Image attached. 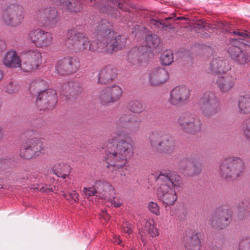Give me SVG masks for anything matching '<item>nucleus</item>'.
<instances>
[{
	"label": "nucleus",
	"instance_id": "dca6fc26",
	"mask_svg": "<svg viewBox=\"0 0 250 250\" xmlns=\"http://www.w3.org/2000/svg\"><path fill=\"white\" fill-rule=\"evenodd\" d=\"M218 215L219 217H214L211 221V224L214 227L222 229L229 224L231 216V211L228 208L223 209L221 211L218 210L217 212V216Z\"/></svg>",
	"mask_w": 250,
	"mask_h": 250
},
{
	"label": "nucleus",
	"instance_id": "b1692460",
	"mask_svg": "<svg viewBox=\"0 0 250 250\" xmlns=\"http://www.w3.org/2000/svg\"><path fill=\"white\" fill-rule=\"evenodd\" d=\"M68 74L76 73L80 67V62L76 58L67 57Z\"/></svg>",
	"mask_w": 250,
	"mask_h": 250
},
{
	"label": "nucleus",
	"instance_id": "c9c22d12",
	"mask_svg": "<svg viewBox=\"0 0 250 250\" xmlns=\"http://www.w3.org/2000/svg\"><path fill=\"white\" fill-rule=\"evenodd\" d=\"M5 89L9 93H14L18 91L19 86L16 82H10L6 85Z\"/></svg>",
	"mask_w": 250,
	"mask_h": 250
},
{
	"label": "nucleus",
	"instance_id": "aec40b11",
	"mask_svg": "<svg viewBox=\"0 0 250 250\" xmlns=\"http://www.w3.org/2000/svg\"><path fill=\"white\" fill-rule=\"evenodd\" d=\"M71 170L70 166L64 163H56L51 168V171L54 174L63 179L69 177Z\"/></svg>",
	"mask_w": 250,
	"mask_h": 250
},
{
	"label": "nucleus",
	"instance_id": "a18cd8bd",
	"mask_svg": "<svg viewBox=\"0 0 250 250\" xmlns=\"http://www.w3.org/2000/svg\"><path fill=\"white\" fill-rule=\"evenodd\" d=\"M101 216L104 219L106 222L108 221L110 219V216L105 210L102 211Z\"/></svg>",
	"mask_w": 250,
	"mask_h": 250
},
{
	"label": "nucleus",
	"instance_id": "a19ab883",
	"mask_svg": "<svg viewBox=\"0 0 250 250\" xmlns=\"http://www.w3.org/2000/svg\"><path fill=\"white\" fill-rule=\"evenodd\" d=\"M108 201L115 208L120 207L123 205V201L122 200L118 197H113L108 200Z\"/></svg>",
	"mask_w": 250,
	"mask_h": 250
},
{
	"label": "nucleus",
	"instance_id": "3c124183",
	"mask_svg": "<svg viewBox=\"0 0 250 250\" xmlns=\"http://www.w3.org/2000/svg\"><path fill=\"white\" fill-rule=\"evenodd\" d=\"M151 23L156 26H158L159 24H162V23L160 21L155 20H152L151 21Z\"/></svg>",
	"mask_w": 250,
	"mask_h": 250
},
{
	"label": "nucleus",
	"instance_id": "2eb2a0df",
	"mask_svg": "<svg viewBox=\"0 0 250 250\" xmlns=\"http://www.w3.org/2000/svg\"><path fill=\"white\" fill-rule=\"evenodd\" d=\"M230 69L228 62L220 58L214 59L210 63V71L217 76L225 75Z\"/></svg>",
	"mask_w": 250,
	"mask_h": 250
},
{
	"label": "nucleus",
	"instance_id": "4c0bfd02",
	"mask_svg": "<svg viewBox=\"0 0 250 250\" xmlns=\"http://www.w3.org/2000/svg\"><path fill=\"white\" fill-rule=\"evenodd\" d=\"M234 60L237 61L240 64H244L248 62L249 58L247 55L241 51V53L238 54V56Z\"/></svg>",
	"mask_w": 250,
	"mask_h": 250
},
{
	"label": "nucleus",
	"instance_id": "49530a36",
	"mask_svg": "<svg viewBox=\"0 0 250 250\" xmlns=\"http://www.w3.org/2000/svg\"><path fill=\"white\" fill-rule=\"evenodd\" d=\"M6 44L4 41L0 40V54L5 49Z\"/></svg>",
	"mask_w": 250,
	"mask_h": 250
},
{
	"label": "nucleus",
	"instance_id": "2f4dec72",
	"mask_svg": "<svg viewBox=\"0 0 250 250\" xmlns=\"http://www.w3.org/2000/svg\"><path fill=\"white\" fill-rule=\"evenodd\" d=\"M20 67L22 71L26 72H32L38 68L37 66H34V64L31 62L29 60H28V62H25L22 64L21 63V66Z\"/></svg>",
	"mask_w": 250,
	"mask_h": 250
},
{
	"label": "nucleus",
	"instance_id": "72a5a7b5",
	"mask_svg": "<svg viewBox=\"0 0 250 250\" xmlns=\"http://www.w3.org/2000/svg\"><path fill=\"white\" fill-rule=\"evenodd\" d=\"M121 122H129L135 123L140 122V120L135 115L131 114H124L120 119Z\"/></svg>",
	"mask_w": 250,
	"mask_h": 250
},
{
	"label": "nucleus",
	"instance_id": "6e6d98bb",
	"mask_svg": "<svg viewBox=\"0 0 250 250\" xmlns=\"http://www.w3.org/2000/svg\"><path fill=\"white\" fill-rule=\"evenodd\" d=\"M3 77V74L1 71H0V80Z\"/></svg>",
	"mask_w": 250,
	"mask_h": 250
},
{
	"label": "nucleus",
	"instance_id": "58836bf2",
	"mask_svg": "<svg viewBox=\"0 0 250 250\" xmlns=\"http://www.w3.org/2000/svg\"><path fill=\"white\" fill-rule=\"evenodd\" d=\"M237 250H250V240L245 239L241 241Z\"/></svg>",
	"mask_w": 250,
	"mask_h": 250
},
{
	"label": "nucleus",
	"instance_id": "9b49d317",
	"mask_svg": "<svg viewBox=\"0 0 250 250\" xmlns=\"http://www.w3.org/2000/svg\"><path fill=\"white\" fill-rule=\"evenodd\" d=\"M113 191L111 185L105 181H97L94 185L89 188H84L83 192L85 195L92 196L98 193L100 198L105 199L107 195Z\"/></svg>",
	"mask_w": 250,
	"mask_h": 250
},
{
	"label": "nucleus",
	"instance_id": "e433bc0d",
	"mask_svg": "<svg viewBox=\"0 0 250 250\" xmlns=\"http://www.w3.org/2000/svg\"><path fill=\"white\" fill-rule=\"evenodd\" d=\"M191 240H194L195 243H192L191 250H200L201 248V242L197 235H194L191 237Z\"/></svg>",
	"mask_w": 250,
	"mask_h": 250
},
{
	"label": "nucleus",
	"instance_id": "a878e982",
	"mask_svg": "<svg viewBox=\"0 0 250 250\" xmlns=\"http://www.w3.org/2000/svg\"><path fill=\"white\" fill-rule=\"evenodd\" d=\"M26 54L28 56V59L30 60V62H33L34 64V66H37L39 67L42 62L41 53L36 50L28 51Z\"/></svg>",
	"mask_w": 250,
	"mask_h": 250
},
{
	"label": "nucleus",
	"instance_id": "cd10ccee",
	"mask_svg": "<svg viewBox=\"0 0 250 250\" xmlns=\"http://www.w3.org/2000/svg\"><path fill=\"white\" fill-rule=\"evenodd\" d=\"M161 63L164 65H169L173 62V52L171 50H166L160 58Z\"/></svg>",
	"mask_w": 250,
	"mask_h": 250
},
{
	"label": "nucleus",
	"instance_id": "39448f33",
	"mask_svg": "<svg viewBox=\"0 0 250 250\" xmlns=\"http://www.w3.org/2000/svg\"><path fill=\"white\" fill-rule=\"evenodd\" d=\"M149 139L151 146L161 152L170 153L176 148L175 143L172 138L161 131L153 132Z\"/></svg>",
	"mask_w": 250,
	"mask_h": 250
},
{
	"label": "nucleus",
	"instance_id": "f3484780",
	"mask_svg": "<svg viewBox=\"0 0 250 250\" xmlns=\"http://www.w3.org/2000/svg\"><path fill=\"white\" fill-rule=\"evenodd\" d=\"M21 59L15 50L7 52L2 59V63L7 68H19L21 66Z\"/></svg>",
	"mask_w": 250,
	"mask_h": 250
},
{
	"label": "nucleus",
	"instance_id": "5fc2aeb1",
	"mask_svg": "<svg viewBox=\"0 0 250 250\" xmlns=\"http://www.w3.org/2000/svg\"><path fill=\"white\" fill-rule=\"evenodd\" d=\"M50 11L51 12V14H50V15H53V16H54V15H56V10H55V9L52 10H51V11Z\"/></svg>",
	"mask_w": 250,
	"mask_h": 250
},
{
	"label": "nucleus",
	"instance_id": "7c9ffc66",
	"mask_svg": "<svg viewBox=\"0 0 250 250\" xmlns=\"http://www.w3.org/2000/svg\"><path fill=\"white\" fill-rule=\"evenodd\" d=\"M235 44L232 42L228 50L229 54L233 60L236 58L238 54L241 53L240 46H236Z\"/></svg>",
	"mask_w": 250,
	"mask_h": 250
},
{
	"label": "nucleus",
	"instance_id": "393cba45",
	"mask_svg": "<svg viewBox=\"0 0 250 250\" xmlns=\"http://www.w3.org/2000/svg\"><path fill=\"white\" fill-rule=\"evenodd\" d=\"M145 232H147L152 237L157 236L159 233L156 227L154 220L149 219L146 222L144 228Z\"/></svg>",
	"mask_w": 250,
	"mask_h": 250
},
{
	"label": "nucleus",
	"instance_id": "6e6552de",
	"mask_svg": "<svg viewBox=\"0 0 250 250\" xmlns=\"http://www.w3.org/2000/svg\"><path fill=\"white\" fill-rule=\"evenodd\" d=\"M27 39L38 47H46L52 44L53 38L51 33L37 28L28 33Z\"/></svg>",
	"mask_w": 250,
	"mask_h": 250
},
{
	"label": "nucleus",
	"instance_id": "603ef678",
	"mask_svg": "<svg viewBox=\"0 0 250 250\" xmlns=\"http://www.w3.org/2000/svg\"><path fill=\"white\" fill-rule=\"evenodd\" d=\"M72 3L70 1H66L65 2V6H66L67 8L69 9L70 11H74L75 10L72 9L69 7V5L71 4Z\"/></svg>",
	"mask_w": 250,
	"mask_h": 250
},
{
	"label": "nucleus",
	"instance_id": "37998d69",
	"mask_svg": "<svg viewBox=\"0 0 250 250\" xmlns=\"http://www.w3.org/2000/svg\"><path fill=\"white\" fill-rule=\"evenodd\" d=\"M192 165V162L190 160L185 159L180 162V166L184 168L185 166L186 167H190Z\"/></svg>",
	"mask_w": 250,
	"mask_h": 250
},
{
	"label": "nucleus",
	"instance_id": "5701e85b",
	"mask_svg": "<svg viewBox=\"0 0 250 250\" xmlns=\"http://www.w3.org/2000/svg\"><path fill=\"white\" fill-rule=\"evenodd\" d=\"M55 72L59 75H68L67 57L58 60L55 65Z\"/></svg>",
	"mask_w": 250,
	"mask_h": 250
},
{
	"label": "nucleus",
	"instance_id": "473e14b6",
	"mask_svg": "<svg viewBox=\"0 0 250 250\" xmlns=\"http://www.w3.org/2000/svg\"><path fill=\"white\" fill-rule=\"evenodd\" d=\"M64 197L71 203H77L79 200V194L75 191L72 192H63Z\"/></svg>",
	"mask_w": 250,
	"mask_h": 250
},
{
	"label": "nucleus",
	"instance_id": "7ed1b4c3",
	"mask_svg": "<svg viewBox=\"0 0 250 250\" xmlns=\"http://www.w3.org/2000/svg\"><path fill=\"white\" fill-rule=\"evenodd\" d=\"M157 182L159 185L157 190L159 200L166 207L173 205L177 200L174 188L182 184L180 176L175 173L167 175L161 174L158 177Z\"/></svg>",
	"mask_w": 250,
	"mask_h": 250
},
{
	"label": "nucleus",
	"instance_id": "f8f14e48",
	"mask_svg": "<svg viewBox=\"0 0 250 250\" xmlns=\"http://www.w3.org/2000/svg\"><path fill=\"white\" fill-rule=\"evenodd\" d=\"M123 93L122 88L118 85L107 87L100 94L101 103L103 104L118 101Z\"/></svg>",
	"mask_w": 250,
	"mask_h": 250
},
{
	"label": "nucleus",
	"instance_id": "4be33fe9",
	"mask_svg": "<svg viewBox=\"0 0 250 250\" xmlns=\"http://www.w3.org/2000/svg\"><path fill=\"white\" fill-rule=\"evenodd\" d=\"M239 112L242 114L250 113V95L240 96L238 100Z\"/></svg>",
	"mask_w": 250,
	"mask_h": 250
},
{
	"label": "nucleus",
	"instance_id": "8fccbe9b",
	"mask_svg": "<svg viewBox=\"0 0 250 250\" xmlns=\"http://www.w3.org/2000/svg\"><path fill=\"white\" fill-rule=\"evenodd\" d=\"M45 82L44 81H40L36 83V87L38 88V90H40V87L42 84H45Z\"/></svg>",
	"mask_w": 250,
	"mask_h": 250
},
{
	"label": "nucleus",
	"instance_id": "13d9d810",
	"mask_svg": "<svg viewBox=\"0 0 250 250\" xmlns=\"http://www.w3.org/2000/svg\"><path fill=\"white\" fill-rule=\"evenodd\" d=\"M171 18H170V17H168V18H167L166 20L170 19Z\"/></svg>",
	"mask_w": 250,
	"mask_h": 250
},
{
	"label": "nucleus",
	"instance_id": "f257e3e1",
	"mask_svg": "<svg viewBox=\"0 0 250 250\" xmlns=\"http://www.w3.org/2000/svg\"><path fill=\"white\" fill-rule=\"evenodd\" d=\"M106 21H102L97 26L96 31L99 35L98 39L92 41L89 43L88 38L82 33H77L69 38L67 44H71L74 49L77 50H83L89 47L92 51H102L106 50L108 51L117 50L125 45V39L118 36L114 39V32L106 27Z\"/></svg>",
	"mask_w": 250,
	"mask_h": 250
},
{
	"label": "nucleus",
	"instance_id": "09e8293b",
	"mask_svg": "<svg viewBox=\"0 0 250 250\" xmlns=\"http://www.w3.org/2000/svg\"><path fill=\"white\" fill-rule=\"evenodd\" d=\"M244 133L246 137L250 139V128L249 127H247L245 129Z\"/></svg>",
	"mask_w": 250,
	"mask_h": 250
},
{
	"label": "nucleus",
	"instance_id": "f704fd0d",
	"mask_svg": "<svg viewBox=\"0 0 250 250\" xmlns=\"http://www.w3.org/2000/svg\"><path fill=\"white\" fill-rule=\"evenodd\" d=\"M147 208L152 213L159 216L160 214V207L156 202L151 201L148 203Z\"/></svg>",
	"mask_w": 250,
	"mask_h": 250
},
{
	"label": "nucleus",
	"instance_id": "f03ea898",
	"mask_svg": "<svg viewBox=\"0 0 250 250\" xmlns=\"http://www.w3.org/2000/svg\"><path fill=\"white\" fill-rule=\"evenodd\" d=\"M121 137L118 135L109 139L103 147L106 167L112 168V170L122 168L134 154L132 145L122 140Z\"/></svg>",
	"mask_w": 250,
	"mask_h": 250
},
{
	"label": "nucleus",
	"instance_id": "c03bdc74",
	"mask_svg": "<svg viewBox=\"0 0 250 250\" xmlns=\"http://www.w3.org/2000/svg\"><path fill=\"white\" fill-rule=\"evenodd\" d=\"M140 54V51L139 50V49H137L136 48H134L131 50H130L128 53V55L129 57L131 56H135L136 57L138 56Z\"/></svg>",
	"mask_w": 250,
	"mask_h": 250
},
{
	"label": "nucleus",
	"instance_id": "6ab92c4d",
	"mask_svg": "<svg viewBox=\"0 0 250 250\" xmlns=\"http://www.w3.org/2000/svg\"><path fill=\"white\" fill-rule=\"evenodd\" d=\"M215 83L218 88L223 92L230 90L234 84V79L229 74L220 75L217 76Z\"/></svg>",
	"mask_w": 250,
	"mask_h": 250
},
{
	"label": "nucleus",
	"instance_id": "9d476101",
	"mask_svg": "<svg viewBox=\"0 0 250 250\" xmlns=\"http://www.w3.org/2000/svg\"><path fill=\"white\" fill-rule=\"evenodd\" d=\"M178 124L182 129L189 133H195L201 128L200 120L194 115L185 114L180 116Z\"/></svg>",
	"mask_w": 250,
	"mask_h": 250
},
{
	"label": "nucleus",
	"instance_id": "0eeeda50",
	"mask_svg": "<svg viewBox=\"0 0 250 250\" xmlns=\"http://www.w3.org/2000/svg\"><path fill=\"white\" fill-rule=\"evenodd\" d=\"M44 150L43 143L40 139L33 138L24 143L20 149V155L24 159H30L40 155Z\"/></svg>",
	"mask_w": 250,
	"mask_h": 250
},
{
	"label": "nucleus",
	"instance_id": "de8ad7c7",
	"mask_svg": "<svg viewBox=\"0 0 250 250\" xmlns=\"http://www.w3.org/2000/svg\"><path fill=\"white\" fill-rule=\"evenodd\" d=\"M112 242L115 244H118L119 245L121 243V240L120 238V236L114 235L112 239Z\"/></svg>",
	"mask_w": 250,
	"mask_h": 250
},
{
	"label": "nucleus",
	"instance_id": "bf43d9fd",
	"mask_svg": "<svg viewBox=\"0 0 250 250\" xmlns=\"http://www.w3.org/2000/svg\"><path fill=\"white\" fill-rule=\"evenodd\" d=\"M182 18H178L177 19H181Z\"/></svg>",
	"mask_w": 250,
	"mask_h": 250
},
{
	"label": "nucleus",
	"instance_id": "a211bd4d",
	"mask_svg": "<svg viewBox=\"0 0 250 250\" xmlns=\"http://www.w3.org/2000/svg\"><path fill=\"white\" fill-rule=\"evenodd\" d=\"M116 76V69L111 65L106 66L100 71L98 83L101 84L108 83L111 82Z\"/></svg>",
	"mask_w": 250,
	"mask_h": 250
},
{
	"label": "nucleus",
	"instance_id": "79ce46f5",
	"mask_svg": "<svg viewBox=\"0 0 250 250\" xmlns=\"http://www.w3.org/2000/svg\"><path fill=\"white\" fill-rule=\"evenodd\" d=\"M36 188L38 190H39L41 192H45L49 193V192H51L53 191V188H47V186L46 185H43L42 184L39 185L38 186V187H37Z\"/></svg>",
	"mask_w": 250,
	"mask_h": 250
},
{
	"label": "nucleus",
	"instance_id": "c85d7f7f",
	"mask_svg": "<svg viewBox=\"0 0 250 250\" xmlns=\"http://www.w3.org/2000/svg\"><path fill=\"white\" fill-rule=\"evenodd\" d=\"M146 46L151 48L156 46L159 42L160 40L156 35H148L146 38Z\"/></svg>",
	"mask_w": 250,
	"mask_h": 250
},
{
	"label": "nucleus",
	"instance_id": "4d7b16f0",
	"mask_svg": "<svg viewBox=\"0 0 250 250\" xmlns=\"http://www.w3.org/2000/svg\"><path fill=\"white\" fill-rule=\"evenodd\" d=\"M53 18V16H51L50 15H49V19H52Z\"/></svg>",
	"mask_w": 250,
	"mask_h": 250
},
{
	"label": "nucleus",
	"instance_id": "ddd939ff",
	"mask_svg": "<svg viewBox=\"0 0 250 250\" xmlns=\"http://www.w3.org/2000/svg\"><path fill=\"white\" fill-rule=\"evenodd\" d=\"M189 97V92L185 87H176L170 92L169 101L171 104L177 105L185 102Z\"/></svg>",
	"mask_w": 250,
	"mask_h": 250
},
{
	"label": "nucleus",
	"instance_id": "ea45409f",
	"mask_svg": "<svg viewBox=\"0 0 250 250\" xmlns=\"http://www.w3.org/2000/svg\"><path fill=\"white\" fill-rule=\"evenodd\" d=\"M132 225L127 222H125L123 224V231L124 233H127L128 235L130 234L132 232Z\"/></svg>",
	"mask_w": 250,
	"mask_h": 250
},
{
	"label": "nucleus",
	"instance_id": "20e7f679",
	"mask_svg": "<svg viewBox=\"0 0 250 250\" xmlns=\"http://www.w3.org/2000/svg\"><path fill=\"white\" fill-rule=\"evenodd\" d=\"M244 169V164L239 158L224 160L220 166V174L226 180L238 177Z\"/></svg>",
	"mask_w": 250,
	"mask_h": 250
},
{
	"label": "nucleus",
	"instance_id": "864d4df0",
	"mask_svg": "<svg viewBox=\"0 0 250 250\" xmlns=\"http://www.w3.org/2000/svg\"><path fill=\"white\" fill-rule=\"evenodd\" d=\"M3 137V131L1 127H0V141H1Z\"/></svg>",
	"mask_w": 250,
	"mask_h": 250
},
{
	"label": "nucleus",
	"instance_id": "412c9836",
	"mask_svg": "<svg viewBox=\"0 0 250 250\" xmlns=\"http://www.w3.org/2000/svg\"><path fill=\"white\" fill-rule=\"evenodd\" d=\"M217 103V100L213 93L206 92L199 102V106L204 111L211 110L213 105Z\"/></svg>",
	"mask_w": 250,
	"mask_h": 250
},
{
	"label": "nucleus",
	"instance_id": "c756f323",
	"mask_svg": "<svg viewBox=\"0 0 250 250\" xmlns=\"http://www.w3.org/2000/svg\"><path fill=\"white\" fill-rule=\"evenodd\" d=\"M129 108L132 112L136 113H139L144 110L143 105L138 101H131L129 104Z\"/></svg>",
	"mask_w": 250,
	"mask_h": 250
},
{
	"label": "nucleus",
	"instance_id": "bb28decb",
	"mask_svg": "<svg viewBox=\"0 0 250 250\" xmlns=\"http://www.w3.org/2000/svg\"><path fill=\"white\" fill-rule=\"evenodd\" d=\"M233 33L234 34L239 35L243 38L233 40V42H234V44L239 43L244 45L250 46V33L248 34L246 31H234Z\"/></svg>",
	"mask_w": 250,
	"mask_h": 250
},
{
	"label": "nucleus",
	"instance_id": "1a4fd4ad",
	"mask_svg": "<svg viewBox=\"0 0 250 250\" xmlns=\"http://www.w3.org/2000/svg\"><path fill=\"white\" fill-rule=\"evenodd\" d=\"M57 103V93L54 89L41 90L36 100L40 110L51 109Z\"/></svg>",
	"mask_w": 250,
	"mask_h": 250
},
{
	"label": "nucleus",
	"instance_id": "423d86ee",
	"mask_svg": "<svg viewBox=\"0 0 250 250\" xmlns=\"http://www.w3.org/2000/svg\"><path fill=\"white\" fill-rule=\"evenodd\" d=\"M23 7L18 4H11L3 11L1 19L3 22L9 26L16 27L23 21Z\"/></svg>",
	"mask_w": 250,
	"mask_h": 250
},
{
	"label": "nucleus",
	"instance_id": "4468645a",
	"mask_svg": "<svg viewBox=\"0 0 250 250\" xmlns=\"http://www.w3.org/2000/svg\"><path fill=\"white\" fill-rule=\"evenodd\" d=\"M169 75L165 69L162 67L152 70L149 74V80L151 85H158L166 82Z\"/></svg>",
	"mask_w": 250,
	"mask_h": 250
}]
</instances>
